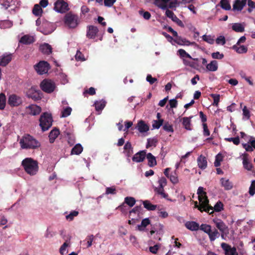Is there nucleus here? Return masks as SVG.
Listing matches in <instances>:
<instances>
[{
  "label": "nucleus",
  "instance_id": "34",
  "mask_svg": "<svg viewBox=\"0 0 255 255\" xmlns=\"http://www.w3.org/2000/svg\"><path fill=\"white\" fill-rule=\"evenodd\" d=\"M150 224V221L148 218H145L142 220L141 224L137 226L139 231H143L144 228Z\"/></svg>",
  "mask_w": 255,
  "mask_h": 255
},
{
  "label": "nucleus",
  "instance_id": "27",
  "mask_svg": "<svg viewBox=\"0 0 255 255\" xmlns=\"http://www.w3.org/2000/svg\"><path fill=\"white\" fill-rule=\"evenodd\" d=\"M52 47L48 43H44L40 46V51L44 54L49 55L52 53Z\"/></svg>",
  "mask_w": 255,
  "mask_h": 255
},
{
  "label": "nucleus",
  "instance_id": "4",
  "mask_svg": "<svg viewBox=\"0 0 255 255\" xmlns=\"http://www.w3.org/2000/svg\"><path fill=\"white\" fill-rule=\"evenodd\" d=\"M39 122L42 130H47L52 125L53 119L51 114L47 112L43 113L40 117Z\"/></svg>",
  "mask_w": 255,
  "mask_h": 255
},
{
  "label": "nucleus",
  "instance_id": "50",
  "mask_svg": "<svg viewBox=\"0 0 255 255\" xmlns=\"http://www.w3.org/2000/svg\"><path fill=\"white\" fill-rule=\"evenodd\" d=\"M157 142V140L155 138H149L147 139V143L146 145V147L147 148H148L149 147H151L152 146H155Z\"/></svg>",
  "mask_w": 255,
  "mask_h": 255
},
{
  "label": "nucleus",
  "instance_id": "56",
  "mask_svg": "<svg viewBox=\"0 0 255 255\" xmlns=\"http://www.w3.org/2000/svg\"><path fill=\"white\" fill-rule=\"evenodd\" d=\"M163 120L161 119L158 121H154L152 127L154 128L158 129L163 124Z\"/></svg>",
  "mask_w": 255,
  "mask_h": 255
},
{
  "label": "nucleus",
  "instance_id": "29",
  "mask_svg": "<svg viewBox=\"0 0 255 255\" xmlns=\"http://www.w3.org/2000/svg\"><path fill=\"white\" fill-rule=\"evenodd\" d=\"M19 42L24 44H30L34 42V39L32 36L25 35L21 37Z\"/></svg>",
  "mask_w": 255,
  "mask_h": 255
},
{
  "label": "nucleus",
  "instance_id": "52",
  "mask_svg": "<svg viewBox=\"0 0 255 255\" xmlns=\"http://www.w3.org/2000/svg\"><path fill=\"white\" fill-rule=\"evenodd\" d=\"M199 228L201 230L203 231L208 235L210 233V231L211 230V226L207 224H202L200 227H199Z\"/></svg>",
  "mask_w": 255,
  "mask_h": 255
},
{
  "label": "nucleus",
  "instance_id": "61",
  "mask_svg": "<svg viewBox=\"0 0 255 255\" xmlns=\"http://www.w3.org/2000/svg\"><path fill=\"white\" fill-rule=\"evenodd\" d=\"M75 58L77 60L84 61L85 60L84 55L79 50L77 51L75 55Z\"/></svg>",
  "mask_w": 255,
  "mask_h": 255
},
{
  "label": "nucleus",
  "instance_id": "19",
  "mask_svg": "<svg viewBox=\"0 0 255 255\" xmlns=\"http://www.w3.org/2000/svg\"><path fill=\"white\" fill-rule=\"evenodd\" d=\"M221 247L224 250L225 255H232L231 253L234 252V254L237 252L236 248H231L230 245L225 243L221 244Z\"/></svg>",
  "mask_w": 255,
  "mask_h": 255
},
{
  "label": "nucleus",
  "instance_id": "12",
  "mask_svg": "<svg viewBox=\"0 0 255 255\" xmlns=\"http://www.w3.org/2000/svg\"><path fill=\"white\" fill-rule=\"evenodd\" d=\"M12 55L11 53H4L0 58V66L5 67L11 61Z\"/></svg>",
  "mask_w": 255,
  "mask_h": 255
},
{
  "label": "nucleus",
  "instance_id": "62",
  "mask_svg": "<svg viewBox=\"0 0 255 255\" xmlns=\"http://www.w3.org/2000/svg\"><path fill=\"white\" fill-rule=\"evenodd\" d=\"M139 13L140 15H142L143 18L146 20H148L150 19L151 17V14L148 11H143L142 10H140Z\"/></svg>",
  "mask_w": 255,
  "mask_h": 255
},
{
  "label": "nucleus",
  "instance_id": "49",
  "mask_svg": "<svg viewBox=\"0 0 255 255\" xmlns=\"http://www.w3.org/2000/svg\"><path fill=\"white\" fill-rule=\"evenodd\" d=\"M78 214V211H73L71 212L69 215L66 216V219L69 221H71L74 219V218L77 216Z\"/></svg>",
  "mask_w": 255,
  "mask_h": 255
},
{
  "label": "nucleus",
  "instance_id": "24",
  "mask_svg": "<svg viewBox=\"0 0 255 255\" xmlns=\"http://www.w3.org/2000/svg\"><path fill=\"white\" fill-rule=\"evenodd\" d=\"M198 200L200 203H202L203 205H205L208 207L209 209H213V207L210 206L209 204V201L208 199L207 194H205V196H204V194H200L198 195Z\"/></svg>",
  "mask_w": 255,
  "mask_h": 255
},
{
  "label": "nucleus",
  "instance_id": "8",
  "mask_svg": "<svg viewBox=\"0 0 255 255\" xmlns=\"http://www.w3.org/2000/svg\"><path fill=\"white\" fill-rule=\"evenodd\" d=\"M34 68L38 74L42 75L46 73L50 67L49 64L47 62L41 61L35 66Z\"/></svg>",
  "mask_w": 255,
  "mask_h": 255
},
{
  "label": "nucleus",
  "instance_id": "35",
  "mask_svg": "<svg viewBox=\"0 0 255 255\" xmlns=\"http://www.w3.org/2000/svg\"><path fill=\"white\" fill-rule=\"evenodd\" d=\"M232 29L237 32H243L245 31L244 26L240 23H234L232 26Z\"/></svg>",
  "mask_w": 255,
  "mask_h": 255
},
{
  "label": "nucleus",
  "instance_id": "20",
  "mask_svg": "<svg viewBox=\"0 0 255 255\" xmlns=\"http://www.w3.org/2000/svg\"><path fill=\"white\" fill-rule=\"evenodd\" d=\"M170 0H154V4L163 10H167L168 8L167 3Z\"/></svg>",
  "mask_w": 255,
  "mask_h": 255
},
{
  "label": "nucleus",
  "instance_id": "10",
  "mask_svg": "<svg viewBox=\"0 0 255 255\" xmlns=\"http://www.w3.org/2000/svg\"><path fill=\"white\" fill-rule=\"evenodd\" d=\"M99 32L98 27L94 25H88L87 27L86 36L89 39H94Z\"/></svg>",
  "mask_w": 255,
  "mask_h": 255
},
{
  "label": "nucleus",
  "instance_id": "13",
  "mask_svg": "<svg viewBox=\"0 0 255 255\" xmlns=\"http://www.w3.org/2000/svg\"><path fill=\"white\" fill-rule=\"evenodd\" d=\"M146 155V150H141L133 156L132 160L135 162H142L144 160Z\"/></svg>",
  "mask_w": 255,
  "mask_h": 255
},
{
  "label": "nucleus",
  "instance_id": "53",
  "mask_svg": "<svg viewBox=\"0 0 255 255\" xmlns=\"http://www.w3.org/2000/svg\"><path fill=\"white\" fill-rule=\"evenodd\" d=\"M202 39L204 41L210 44H212L214 42V39L212 37L211 35H204L202 36Z\"/></svg>",
  "mask_w": 255,
  "mask_h": 255
},
{
  "label": "nucleus",
  "instance_id": "7",
  "mask_svg": "<svg viewBox=\"0 0 255 255\" xmlns=\"http://www.w3.org/2000/svg\"><path fill=\"white\" fill-rule=\"evenodd\" d=\"M54 9L60 13H65L69 10L68 4L64 0H57L54 3Z\"/></svg>",
  "mask_w": 255,
  "mask_h": 255
},
{
  "label": "nucleus",
  "instance_id": "31",
  "mask_svg": "<svg viewBox=\"0 0 255 255\" xmlns=\"http://www.w3.org/2000/svg\"><path fill=\"white\" fill-rule=\"evenodd\" d=\"M233 49L235 50L237 53L242 54V53H246L248 51L247 47L244 45H234L233 46Z\"/></svg>",
  "mask_w": 255,
  "mask_h": 255
},
{
  "label": "nucleus",
  "instance_id": "6",
  "mask_svg": "<svg viewBox=\"0 0 255 255\" xmlns=\"http://www.w3.org/2000/svg\"><path fill=\"white\" fill-rule=\"evenodd\" d=\"M28 98H31L34 101H38L42 98V94L41 91L34 87H32L26 92Z\"/></svg>",
  "mask_w": 255,
  "mask_h": 255
},
{
  "label": "nucleus",
  "instance_id": "14",
  "mask_svg": "<svg viewBox=\"0 0 255 255\" xmlns=\"http://www.w3.org/2000/svg\"><path fill=\"white\" fill-rule=\"evenodd\" d=\"M213 222L216 225V227L222 233H225L226 231L228 230V226L225 223L220 219L214 220Z\"/></svg>",
  "mask_w": 255,
  "mask_h": 255
},
{
  "label": "nucleus",
  "instance_id": "44",
  "mask_svg": "<svg viewBox=\"0 0 255 255\" xmlns=\"http://www.w3.org/2000/svg\"><path fill=\"white\" fill-rule=\"evenodd\" d=\"M210 97H212L213 100L214 102L212 104L213 106L218 107L219 105V103L220 102V96L219 94H211L210 95Z\"/></svg>",
  "mask_w": 255,
  "mask_h": 255
},
{
  "label": "nucleus",
  "instance_id": "2",
  "mask_svg": "<svg viewBox=\"0 0 255 255\" xmlns=\"http://www.w3.org/2000/svg\"><path fill=\"white\" fill-rule=\"evenodd\" d=\"M21 165L25 172L30 175H34L38 172V162L31 158H26L23 159Z\"/></svg>",
  "mask_w": 255,
  "mask_h": 255
},
{
  "label": "nucleus",
  "instance_id": "17",
  "mask_svg": "<svg viewBox=\"0 0 255 255\" xmlns=\"http://www.w3.org/2000/svg\"><path fill=\"white\" fill-rule=\"evenodd\" d=\"M247 0H236L233 4L234 10L241 11L246 4Z\"/></svg>",
  "mask_w": 255,
  "mask_h": 255
},
{
  "label": "nucleus",
  "instance_id": "38",
  "mask_svg": "<svg viewBox=\"0 0 255 255\" xmlns=\"http://www.w3.org/2000/svg\"><path fill=\"white\" fill-rule=\"evenodd\" d=\"M42 9L39 4H36L34 5L33 8L32 9V12L33 14L39 16L42 14Z\"/></svg>",
  "mask_w": 255,
  "mask_h": 255
},
{
  "label": "nucleus",
  "instance_id": "30",
  "mask_svg": "<svg viewBox=\"0 0 255 255\" xmlns=\"http://www.w3.org/2000/svg\"><path fill=\"white\" fill-rule=\"evenodd\" d=\"M146 156L148 160V165L149 167H153L156 165V158L151 153H147Z\"/></svg>",
  "mask_w": 255,
  "mask_h": 255
},
{
  "label": "nucleus",
  "instance_id": "40",
  "mask_svg": "<svg viewBox=\"0 0 255 255\" xmlns=\"http://www.w3.org/2000/svg\"><path fill=\"white\" fill-rule=\"evenodd\" d=\"M164 187L159 186L158 187H155L154 191L157 194L161 195L163 198H166L168 196V194L164 192Z\"/></svg>",
  "mask_w": 255,
  "mask_h": 255
},
{
  "label": "nucleus",
  "instance_id": "33",
  "mask_svg": "<svg viewBox=\"0 0 255 255\" xmlns=\"http://www.w3.org/2000/svg\"><path fill=\"white\" fill-rule=\"evenodd\" d=\"M83 149L82 146L80 143H77L72 148L71 154L79 155L82 152Z\"/></svg>",
  "mask_w": 255,
  "mask_h": 255
},
{
  "label": "nucleus",
  "instance_id": "45",
  "mask_svg": "<svg viewBox=\"0 0 255 255\" xmlns=\"http://www.w3.org/2000/svg\"><path fill=\"white\" fill-rule=\"evenodd\" d=\"M223 207V204L221 201H218L216 203L214 207H213V209L211 210L213 212V210L216 212H221L224 209Z\"/></svg>",
  "mask_w": 255,
  "mask_h": 255
},
{
  "label": "nucleus",
  "instance_id": "60",
  "mask_svg": "<svg viewBox=\"0 0 255 255\" xmlns=\"http://www.w3.org/2000/svg\"><path fill=\"white\" fill-rule=\"evenodd\" d=\"M146 80L150 85H152L153 83L157 81V79L156 78H153L150 74L147 75Z\"/></svg>",
  "mask_w": 255,
  "mask_h": 255
},
{
  "label": "nucleus",
  "instance_id": "23",
  "mask_svg": "<svg viewBox=\"0 0 255 255\" xmlns=\"http://www.w3.org/2000/svg\"><path fill=\"white\" fill-rule=\"evenodd\" d=\"M194 207L197 208L201 212L205 211L208 213L210 215L213 214L214 212L213 211L210 212L211 209H208V207L205 205H203L202 203H200V205H198L197 201L194 202Z\"/></svg>",
  "mask_w": 255,
  "mask_h": 255
},
{
  "label": "nucleus",
  "instance_id": "51",
  "mask_svg": "<svg viewBox=\"0 0 255 255\" xmlns=\"http://www.w3.org/2000/svg\"><path fill=\"white\" fill-rule=\"evenodd\" d=\"M223 160V156L221 154L219 153L216 156L215 161L214 162V166L218 167L221 165V162Z\"/></svg>",
  "mask_w": 255,
  "mask_h": 255
},
{
  "label": "nucleus",
  "instance_id": "63",
  "mask_svg": "<svg viewBox=\"0 0 255 255\" xmlns=\"http://www.w3.org/2000/svg\"><path fill=\"white\" fill-rule=\"evenodd\" d=\"M163 128L164 130L168 132H173V128L172 125H170L168 123L164 125Z\"/></svg>",
  "mask_w": 255,
  "mask_h": 255
},
{
  "label": "nucleus",
  "instance_id": "5",
  "mask_svg": "<svg viewBox=\"0 0 255 255\" xmlns=\"http://www.w3.org/2000/svg\"><path fill=\"white\" fill-rule=\"evenodd\" d=\"M40 87L43 92L50 94L55 90L56 84L53 81L48 79H45L41 82Z\"/></svg>",
  "mask_w": 255,
  "mask_h": 255
},
{
  "label": "nucleus",
  "instance_id": "37",
  "mask_svg": "<svg viewBox=\"0 0 255 255\" xmlns=\"http://www.w3.org/2000/svg\"><path fill=\"white\" fill-rule=\"evenodd\" d=\"M144 207L149 211H154L156 209L157 206L152 204L148 200H145L143 202Z\"/></svg>",
  "mask_w": 255,
  "mask_h": 255
},
{
  "label": "nucleus",
  "instance_id": "21",
  "mask_svg": "<svg viewBox=\"0 0 255 255\" xmlns=\"http://www.w3.org/2000/svg\"><path fill=\"white\" fill-rule=\"evenodd\" d=\"M197 163L198 167L201 169H205L207 166L206 158L202 155L198 157Z\"/></svg>",
  "mask_w": 255,
  "mask_h": 255
},
{
  "label": "nucleus",
  "instance_id": "59",
  "mask_svg": "<svg viewBox=\"0 0 255 255\" xmlns=\"http://www.w3.org/2000/svg\"><path fill=\"white\" fill-rule=\"evenodd\" d=\"M106 194H116V189L115 186H112L110 187L106 188Z\"/></svg>",
  "mask_w": 255,
  "mask_h": 255
},
{
  "label": "nucleus",
  "instance_id": "46",
  "mask_svg": "<svg viewBox=\"0 0 255 255\" xmlns=\"http://www.w3.org/2000/svg\"><path fill=\"white\" fill-rule=\"evenodd\" d=\"M6 97L3 93L0 94V110H3L5 107Z\"/></svg>",
  "mask_w": 255,
  "mask_h": 255
},
{
  "label": "nucleus",
  "instance_id": "64",
  "mask_svg": "<svg viewBox=\"0 0 255 255\" xmlns=\"http://www.w3.org/2000/svg\"><path fill=\"white\" fill-rule=\"evenodd\" d=\"M212 57L214 59H222L224 57V54L220 53L219 52H213L212 53Z\"/></svg>",
  "mask_w": 255,
  "mask_h": 255
},
{
  "label": "nucleus",
  "instance_id": "57",
  "mask_svg": "<svg viewBox=\"0 0 255 255\" xmlns=\"http://www.w3.org/2000/svg\"><path fill=\"white\" fill-rule=\"evenodd\" d=\"M142 210L140 206H136L129 211V217L132 216V214L139 213Z\"/></svg>",
  "mask_w": 255,
  "mask_h": 255
},
{
  "label": "nucleus",
  "instance_id": "47",
  "mask_svg": "<svg viewBox=\"0 0 255 255\" xmlns=\"http://www.w3.org/2000/svg\"><path fill=\"white\" fill-rule=\"evenodd\" d=\"M225 140L229 142H233L234 144L238 145L240 144V138L239 136L235 137L225 138Z\"/></svg>",
  "mask_w": 255,
  "mask_h": 255
},
{
  "label": "nucleus",
  "instance_id": "18",
  "mask_svg": "<svg viewBox=\"0 0 255 255\" xmlns=\"http://www.w3.org/2000/svg\"><path fill=\"white\" fill-rule=\"evenodd\" d=\"M243 165L244 168L248 171L254 172V166L252 162L249 160L247 155L243 157Z\"/></svg>",
  "mask_w": 255,
  "mask_h": 255
},
{
  "label": "nucleus",
  "instance_id": "42",
  "mask_svg": "<svg viewBox=\"0 0 255 255\" xmlns=\"http://www.w3.org/2000/svg\"><path fill=\"white\" fill-rule=\"evenodd\" d=\"M95 109L96 111H102L106 106L105 101H97L95 103Z\"/></svg>",
  "mask_w": 255,
  "mask_h": 255
},
{
  "label": "nucleus",
  "instance_id": "16",
  "mask_svg": "<svg viewBox=\"0 0 255 255\" xmlns=\"http://www.w3.org/2000/svg\"><path fill=\"white\" fill-rule=\"evenodd\" d=\"M26 109L29 110V114L33 116L39 115L41 111V108L40 107L33 104L26 107Z\"/></svg>",
  "mask_w": 255,
  "mask_h": 255
},
{
  "label": "nucleus",
  "instance_id": "58",
  "mask_svg": "<svg viewBox=\"0 0 255 255\" xmlns=\"http://www.w3.org/2000/svg\"><path fill=\"white\" fill-rule=\"evenodd\" d=\"M94 236L93 235H91L89 236H88L86 238V240L87 241V248L90 247L92 245V242L94 240Z\"/></svg>",
  "mask_w": 255,
  "mask_h": 255
},
{
  "label": "nucleus",
  "instance_id": "28",
  "mask_svg": "<svg viewBox=\"0 0 255 255\" xmlns=\"http://www.w3.org/2000/svg\"><path fill=\"white\" fill-rule=\"evenodd\" d=\"M60 133V131L58 129L55 128L52 129L49 133V142L50 143H53L55 139L57 137Z\"/></svg>",
  "mask_w": 255,
  "mask_h": 255
},
{
  "label": "nucleus",
  "instance_id": "32",
  "mask_svg": "<svg viewBox=\"0 0 255 255\" xmlns=\"http://www.w3.org/2000/svg\"><path fill=\"white\" fill-rule=\"evenodd\" d=\"M218 62L216 60L212 61L210 63L207 64L206 68L210 71H216L218 70Z\"/></svg>",
  "mask_w": 255,
  "mask_h": 255
},
{
  "label": "nucleus",
  "instance_id": "22",
  "mask_svg": "<svg viewBox=\"0 0 255 255\" xmlns=\"http://www.w3.org/2000/svg\"><path fill=\"white\" fill-rule=\"evenodd\" d=\"M221 186L223 187L226 190H230L233 188V185L232 182L229 179H226L224 178H222L220 179Z\"/></svg>",
  "mask_w": 255,
  "mask_h": 255
},
{
  "label": "nucleus",
  "instance_id": "43",
  "mask_svg": "<svg viewBox=\"0 0 255 255\" xmlns=\"http://www.w3.org/2000/svg\"><path fill=\"white\" fill-rule=\"evenodd\" d=\"M125 203L131 207L135 204V199L132 197H127L125 198Z\"/></svg>",
  "mask_w": 255,
  "mask_h": 255
},
{
  "label": "nucleus",
  "instance_id": "9",
  "mask_svg": "<svg viewBox=\"0 0 255 255\" xmlns=\"http://www.w3.org/2000/svg\"><path fill=\"white\" fill-rule=\"evenodd\" d=\"M22 103V98L15 94L10 95L8 97V104L11 107H17Z\"/></svg>",
  "mask_w": 255,
  "mask_h": 255
},
{
  "label": "nucleus",
  "instance_id": "39",
  "mask_svg": "<svg viewBox=\"0 0 255 255\" xmlns=\"http://www.w3.org/2000/svg\"><path fill=\"white\" fill-rule=\"evenodd\" d=\"M220 4L221 7L226 10H230L231 8V5L228 0H221Z\"/></svg>",
  "mask_w": 255,
  "mask_h": 255
},
{
  "label": "nucleus",
  "instance_id": "15",
  "mask_svg": "<svg viewBox=\"0 0 255 255\" xmlns=\"http://www.w3.org/2000/svg\"><path fill=\"white\" fill-rule=\"evenodd\" d=\"M193 117L191 116L189 117H183L180 121L182 122L183 127L188 130H192L191 119Z\"/></svg>",
  "mask_w": 255,
  "mask_h": 255
},
{
  "label": "nucleus",
  "instance_id": "11",
  "mask_svg": "<svg viewBox=\"0 0 255 255\" xmlns=\"http://www.w3.org/2000/svg\"><path fill=\"white\" fill-rule=\"evenodd\" d=\"M165 14L167 17L171 18L173 21L176 22L179 26L181 27H184L182 21L176 16L172 11L167 9L165 12Z\"/></svg>",
  "mask_w": 255,
  "mask_h": 255
},
{
  "label": "nucleus",
  "instance_id": "25",
  "mask_svg": "<svg viewBox=\"0 0 255 255\" xmlns=\"http://www.w3.org/2000/svg\"><path fill=\"white\" fill-rule=\"evenodd\" d=\"M185 227L191 231H197L199 229V225L194 221H188L185 224Z\"/></svg>",
  "mask_w": 255,
  "mask_h": 255
},
{
  "label": "nucleus",
  "instance_id": "3",
  "mask_svg": "<svg viewBox=\"0 0 255 255\" xmlns=\"http://www.w3.org/2000/svg\"><path fill=\"white\" fill-rule=\"evenodd\" d=\"M65 25L69 28H75L79 24V17L71 11L67 13L63 18Z\"/></svg>",
  "mask_w": 255,
  "mask_h": 255
},
{
  "label": "nucleus",
  "instance_id": "54",
  "mask_svg": "<svg viewBox=\"0 0 255 255\" xmlns=\"http://www.w3.org/2000/svg\"><path fill=\"white\" fill-rule=\"evenodd\" d=\"M178 53L179 54V55L182 57H186L190 59H192V57L190 56V55L187 53L184 49H179L178 50Z\"/></svg>",
  "mask_w": 255,
  "mask_h": 255
},
{
  "label": "nucleus",
  "instance_id": "36",
  "mask_svg": "<svg viewBox=\"0 0 255 255\" xmlns=\"http://www.w3.org/2000/svg\"><path fill=\"white\" fill-rule=\"evenodd\" d=\"M12 26V22L9 20L0 21V28L5 29L10 28Z\"/></svg>",
  "mask_w": 255,
  "mask_h": 255
},
{
  "label": "nucleus",
  "instance_id": "1",
  "mask_svg": "<svg viewBox=\"0 0 255 255\" xmlns=\"http://www.w3.org/2000/svg\"><path fill=\"white\" fill-rule=\"evenodd\" d=\"M19 143L23 149H35L41 145L40 142L29 134H24L20 139Z\"/></svg>",
  "mask_w": 255,
  "mask_h": 255
},
{
  "label": "nucleus",
  "instance_id": "48",
  "mask_svg": "<svg viewBox=\"0 0 255 255\" xmlns=\"http://www.w3.org/2000/svg\"><path fill=\"white\" fill-rule=\"evenodd\" d=\"M72 112L71 108L68 107L64 109L61 112V117L65 118L70 115Z\"/></svg>",
  "mask_w": 255,
  "mask_h": 255
},
{
  "label": "nucleus",
  "instance_id": "41",
  "mask_svg": "<svg viewBox=\"0 0 255 255\" xmlns=\"http://www.w3.org/2000/svg\"><path fill=\"white\" fill-rule=\"evenodd\" d=\"M208 236L209 237L211 241H214L215 239L219 236V233L216 229H214L213 231H210V233H209Z\"/></svg>",
  "mask_w": 255,
  "mask_h": 255
},
{
  "label": "nucleus",
  "instance_id": "26",
  "mask_svg": "<svg viewBox=\"0 0 255 255\" xmlns=\"http://www.w3.org/2000/svg\"><path fill=\"white\" fill-rule=\"evenodd\" d=\"M137 128L140 132H146L149 130V127L142 120L139 121L137 124Z\"/></svg>",
  "mask_w": 255,
  "mask_h": 255
},
{
  "label": "nucleus",
  "instance_id": "55",
  "mask_svg": "<svg viewBox=\"0 0 255 255\" xmlns=\"http://www.w3.org/2000/svg\"><path fill=\"white\" fill-rule=\"evenodd\" d=\"M249 194L251 196H254L255 194V180L252 182L251 185L249 188Z\"/></svg>",
  "mask_w": 255,
  "mask_h": 255
}]
</instances>
